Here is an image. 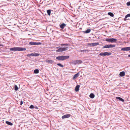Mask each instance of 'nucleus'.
I'll return each instance as SVG.
<instances>
[{
	"mask_svg": "<svg viewBox=\"0 0 130 130\" xmlns=\"http://www.w3.org/2000/svg\"><path fill=\"white\" fill-rule=\"evenodd\" d=\"M11 51H24L26 50V48H25L16 47L11 48H10Z\"/></svg>",
	"mask_w": 130,
	"mask_h": 130,
	"instance_id": "f257e3e1",
	"label": "nucleus"
},
{
	"mask_svg": "<svg viewBox=\"0 0 130 130\" xmlns=\"http://www.w3.org/2000/svg\"><path fill=\"white\" fill-rule=\"evenodd\" d=\"M70 57L68 56H59L57 57L56 59L59 60L63 61L66 59H68Z\"/></svg>",
	"mask_w": 130,
	"mask_h": 130,
	"instance_id": "f03ea898",
	"label": "nucleus"
},
{
	"mask_svg": "<svg viewBox=\"0 0 130 130\" xmlns=\"http://www.w3.org/2000/svg\"><path fill=\"white\" fill-rule=\"evenodd\" d=\"M117 40L116 39L114 38H107L105 40V41L111 43H116Z\"/></svg>",
	"mask_w": 130,
	"mask_h": 130,
	"instance_id": "7ed1b4c3",
	"label": "nucleus"
},
{
	"mask_svg": "<svg viewBox=\"0 0 130 130\" xmlns=\"http://www.w3.org/2000/svg\"><path fill=\"white\" fill-rule=\"evenodd\" d=\"M111 53H110L108 52H105L104 53H102L100 54L99 55L101 56H109L111 55Z\"/></svg>",
	"mask_w": 130,
	"mask_h": 130,
	"instance_id": "20e7f679",
	"label": "nucleus"
},
{
	"mask_svg": "<svg viewBox=\"0 0 130 130\" xmlns=\"http://www.w3.org/2000/svg\"><path fill=\"white\" fill-rule=\"evenodd\" d=\"M59 48L56 51L57 52H60L66 51V49L63 48L62 46L56 47L57 48Z\"/></svg>",
	"mask_w": 130,
	"mask_h": 130,
	"instance_id": "39448f33",
	"label": "nucleus"
},
{
	"mask_svg": "<svg viewBox=\"0 0 130 130\" xmlns=\"http://www.w3.org/2000/svg\"><path fill=\"white\" fill-rule=\"evenodd\" d=\"M41 43L36 42H29V44L31 45H40L41 44Z\"/></svg>",
	"mask_w": 130,
	"mask_h": 130,
	"instance_id": "423d86ee",
	"label": "nucleus"
},
{
	"mask_svg": "<svg viewBox=\"0 0 130 130\" xmlns=\"http://www.w3.org/2000/svg\"><path fill=\"white\" fill-rule=\"evenodd\" d=\"M121 50L125 51H130V47H126L122 48Z\"/></svg>",
	"mask_w": 130,
	"mask_h": 130,
	"instance_id": "0eeeda50",
	"label": "nucleus"
},
{
	"mask_svg": "<svg viewBox=\"0 0 130 130\" xmlns=\"http://www.w3.org/2000/svg\"><path fill=\"white\" fill-rule=\"evenodd\" d=\"M82 62V61L80 60H76L74 61V63L75 64H81Z\"/></svg>",
	"mask_w": 130,
	"mask_h": 130,
	"instance_id": "6e6552de",
	"label": "nucleus"
},
{
	"mask_svg": "<svg viewBox=\"0 0 130 130\" xmlns=\"http://www.w3.org/2000/svg\"><path fill=\"white\" fill-rule=\"evenodd\" d=\"M71 116V115L70 114L65 115L63 116L62 117V119L68 118L70 117Z\"/></svg>",
	"mask_w": 130,
	"mask_h": 130,
	"instance_id": "1a4fd4ad",
	"label": "nucleus"
},
{
	"mask_svg": "<svg viewBox=\"0 0 130 130\" xmlns=\"http://www.w3.org/2000/svg\"><path fill=\"white\" fill-rule=\"evenodd\" d=\"M79 72H78L76 74H75L73 77V79H74L78 77L79 76Z\"/></svg>",
	"mask_w": 130,
	"mask_h": 130,
	"instance_id": "9d476101",
	"label": "nucleus"
},
{
	"mask_svg": "<svg viewBox=\"0 0 130 130\" xmlns=\"http://www.w3.org/2000/svg\"><path fill=\"white\" fill-rule=\"evenodd\" d=\"M116 99L117 100H118L119 101H121L122 102H124V100L122 98H120L119 97H116Z\"/></svg>",
	"mask_w": 130,
	"mask_h": 130,
	"instance_id": "9b49d317",
	"label": "nucleus"
},
{
	"mask_svg": "<svg viewBox=\"0 0 130 130\" xmlns=\"http://www.w3.org/2000/svg\"><path fill=\"white\" fill-rule=\"evenodd\" d=\"M66 26V25L65 24L63 23L60 25V27L61 28L63 29Z\"/></svg>",
	"mask_w": 130,
	"mask_h": 130,
	"instance_id": "f8f14e48",
	"label": "nucleus"
},
{
	"mask_svg": "<svg viewBox=\"0 0 130 130\" xmlns=\"http://www.w3.org/2000/svg\"><path fill=\"white\" fill-rule=\"evenodd\" d=\"M80 87V85H77L75 87V90L76 92L78 91L79 90V88Z\"/></svg>",
	"mask_w": 130,
	"mask_h": 130,
	"instance_id": "ddd939ff",
	"label": "nucleus"
},
{
	"mask_svg": "<svg viewBox=\"0 0 130 130\" xmlns=\"http://www.w3.org/2000/svg\"><path fill=\"white\" fill-rule=\"evenodd\" d=\"M46 61L47 62H48L49 63L52 64L54 62V61H53L51 60H46Z\"/></svg>",
	"mask_w": 130,
	"mask_h": 130,
	"instance_id": "4468645a",
	"label": "nucleus"
},
{
	"mask_svg": "<svg viewBox=\"0 0 130 130\" xmlns=\"http://www.w3.org/2000/svg\"><path fill=\"white\" fill-rule=\"evenodd\" d=\"M125 75V73L124 71H122L120 72L119 75L120 76L123 77Z\"/></svg>",
	"mask_w": 130,
	"mask_h": 130,
	"instance_id": "2eb2a0df",
	"label": "nucleus"
},
{
	"mask_svg": "<svg viewBox=\"0 0 130 130\" xmlns=\"http://www.w3.org/2000/svg\"><path fill=\"white\" fill-rule=\"evenodd\" d=\"M91 31V30L90 29H88L86 30L83 31V32L85 33H89Z\"/></svg>",
	"mask_w": 130,
	"mask_h": 130,
	"instance_id": "dca6fc26",
	"label": "nucleus"
},
{
	"mask_svg": "<svg viewBox=\"0 0 130 130\" xmlns=\"http://www.w3.org/2000/svg\"><path fill=\"white\" fill-rule=\"evenodd\" d=\"M129 17H130V13L128 14L125 16V18L124 19V21H126V20H127L126 18Z\"/></svg>",
	"mask_w": 130,
	"mask_h": 130,
	"instance_id": "f3484780",
	"label": "nucleus"
},
{
	"mask_svg": "<svg viewBox=\"0 0 130 130\" xmlns=\"http://www.w3.org/2000/svg\"><path fill=\"white\" fill-rule=\"evenodd\" d=\"M89 96L91 98L93 99L94 98L95 95L93 93H91L90 94Z\"/></svg>",
	"mask_w": 130,
	"mask_h": 130,
	"instance_id": "a211bd4d",
	"label": "nucleus"
},
{
	"mask_svg": "<svg viewBox=\"0 0 130 130\" xmlns=\"http://www.w3.org/2000/svg\"><path fill=\"white\" fill-rule=\"evenodd\" d=\"M108 14L111 17H113L114 16V14L112 12H109L108 13Z\"/></svg>",
	"mask_w": 130,
	"mask_h": 130,
	"instance_id": "6ab92c4d",
	"label": "nucleus"
},
{
	"mask_svg": "<svg viewBox=\"0 0 130 130\" xmlns=\"http://www.w3.org/2000/svg\"><path fill=\"white\" fill-rule=\"evenodd\" d=\"M34 73L35 74H37L39 73V71L38 69H35L34 71Z\"/></svg>",
	"mask_w": 130,
	"mask_h": 130,
	"instance_id": "aec40b11",
	"label": "nucleus"
},
{
	"mask_svg": "<svg viewBox=\"0 0 130 130\" xmlns=\"http://www.w3.org/2000/svg\"><path fill=\"white\" fill-rule=\"evenodd\" d=\"M109 45V48H113L115 47L116 46V45L114 44H110Z\"/></svg>",
	"mask_w": 130,
	"mask_h": 130,
	"instance_id": "412c9836",
	"label": "nucleus"
},
{
	"mask_svg": "<svg viewBox=\"0 0 130 130\" xmlns=\"http://www.w3.org/2000/svg\"><path fill=\"white\" fill-rule=\"evenodd\" d=\"M98 45H99V43L98 42L93 43H92V46H96Z\"/></svg>",
	"mask_w": 130,
	"mask_h": 130,
	"instance_id": "4be33fe9",
	"label": "nucleus"
},
{
	"mask_svg": "<svg viewBox=\"0 0 130 130\" xmlns=\"http://www.w3.org/2000/svg\"><path fill=\"white\" fill-rule=\"evenodd\" d=\"M47 13L49 15H50L51 14V10H47Z\"/></svg>",
	"mask_w": 130,
	"mask_h": 130,
	"instance_id": "5701e85b",
	"label": "nucleus"
},
{
	"mask_svg": "<svg viewBox=\"0 0 130 130\" xmlns=\"http://www.w3.org/2000/svg\"><path fill=\"white\" fill-rule=\"evenodd\" d=\"M61 46H69L70 45V44H67V43H65V44H62L61 45Z\"/></svg>",
	"mask_w": 130,
	"mask_h": 130,
	"instance_id": "b1692460",
	"label": "nucleus"
},
{
	"mask_svg": "<svg viewBox=\"0 0 130 130\" xmlns=\"http://www.w3.org/2000/svg\"><path fill=\"white\" fill-rule=\"evenodd\" d=\"M34 53L30 54L27 55V56L28 57L33 56H34Z\"/></svg>",
	"mask_w": 130,
	"mask_h": 130,
	"instance_id": "393cba45",
	"label": "nucleus"
},
{
	"mask_svg": "<svg viewBox=\"0 0 130 130\" xmlns=\"http://www.w3.org/2000/svg\"><path fill=\"white\" fill-rule=\"evenodd\" d=\"M14 90L15 91H17L18 89V87L16 85H15L14 86Z\"/></svg>",
	"mask_w": 130,
	"mask_h": 130,
	"instance_id": "a878e982",
	"label": "nucleus"
},
{
	"mask_svg": "<svg viewBox=\"0 0 130 130\" xmlns=\"http://www.w3.org/2000/svg\"><path fill=\"white\" fill-rule=\"evenodd\" d=\"M34 56H38L40 54L38 53H34Z\"/></svg>",
	"mask_w": 130,
	"mask_h": 130,
	"instance_id": "bb28decb",
	"label": "nucleus"
},
{
	"mask_svg": "<svg viewBox=\"0 0 130 130\" xmlns=\"http://www.w3.org/2000/svg\"><path fill=\"white\" fill-rule=\"evenodd\" d=\"M103 48H109V44L104 46H103Z\"/></svg>",
	"mask_w": 130,
	"mask_h": 130,
	"instance_id": "cd10ccee",
	"label": "nucleus"
},
{
	"mask_svg": "<svg viewBox=\"0 0 130 130\" xmlns=\"http://www.w3.org/2000/svg\"><path fill=\"white\" fill-rule=\"evenodd\" d=\"M57 65L62 67H64V66L63 65H62L60 63H58L57 64Z\"/></svg>",
	"mask_w": 130,
	"mask_h": 130,
	"instance_id": "c85d7f7f",
	"label": "nucleus"
},
{
	"mask_svg": "<svg viewBox=\"0 0 130 130\" xmlns=\"http://www.w3.org/2000/svg\"><path fill=\"white\" fill-rule=\"evenodd\" d=\"M29 108L31 109L34 108V106L33 105H31L30 106Z\"/></svg>",
	"mask_w": 130,
	"mask_h": 130,
	"instance_id": "c756f323",
	"label": "nucleus"
},
{
	"mask_svg": "<svg viewBox=\"0 0 130 130\" xmlns=\"http://www.w3.org/2000/svg\"><path fill=\"white\" fill-rule=\"evenodd\" d=\"M88 50H82L80 51V52H88Z\"/></svg>",
	"mask_w": 130,
	"mask_h": 130,
	"instance_id": "7c9ffc66",
	"label": "nucleus"
},
{
	"mask_svg": "<svg viewBox=\"0 0 130 130\" xmlns=\"http://www.w3.org/2000/svg\"><path fill=\"white\" fill-rule=\"evenodd\" d=\"M127 5L128 6H130V2H128L127 3Z\"/></svg>",
	"mask_w": 130,
	"mask_h": 130,
	"instance_id": "2f4dec72",
	"label": "nucleus"
},
{
	"mask_svg": "<svg viewBox=\"0 0 130 130\" xmlns=\"http://www.w3.org/2000/svg\"><path fill=\"white\" fill-rule=\"evenodd\" d=\"M13 123L10 122H9V125L12 126L13 125Z\"/></svg>",
	"mask_w": 130,
	"mask_h": 130,
	"instance_id": "473e14b6",
	"label": "nucleus"
},
{
	"mask_svg": "<svg viewBox=\"0 0 130 130\" xmlns=\"http://www.w3.org/2000/svg\"><path fill=\"white\" fill-rule=\"evenodd\" d=\"M87 45L88 46H91L92 45V43H88V44Z\"/></svg>",
	"mask_w": 130,
	"mask_h": 130,
	"instance_id": "72a5a7b5",
	"label": "nucleus"
},
{
	"mask_svg": "<svg viewBox=\"0 0 130 130\" xmlns=\"http://www.w3.org/2000/svg\"><path fill=\"white\" fill-rule=\"evenodd\" d=\"M63 48H65L66 49V51L67 50V48H68V47H62Z\"/></svg>",
	"mask_w": 130,
	"mask_h": 130,
	"instance_id": "f704fd0d",
	"label": "nucleus"
},
{
	"mask_svg": "<svg viewBox=\"0 0 130 130\" xmlns=\"http://www.w3.org/2000/svg\"><path fill=\"white\" fill-rule=\"evenodd\" d=\"M23 101L22 100H21L20 102V105H22L23 104Z\"/></svg>",
	"mask_w": 130,
	"mask_h": 130,
	"instance_id": "c9c22d12",
	"label": "nucleus"
},
{
	"mask_svg": "<svg viewBox=\"0 0 130 130\" xmlns=\"http://www.w3.org/2000/svg\"><path fill=\"white\" fill-rule=\"evenodd\" d=\"M14 12L13 11V12H11V13H10V14H11V16H12V15H13V14H14Z\"/></svg>",
	"mask_w": 130,
	"mask_h": 130,
	"instance_id": "e433bc0d",
	"label": "nucleus"
},
{
	"mask_svg": "<svg viewBox=\"0 0 130 130\" xmlns=\"http://www.w3.org/2000/svg\"><path fill=\"white\" fill-rule=\"evenodd\" d=\"M0 46L1 47H2L3 46V45L2 44H0Z\"/></svg>",
	"mask_w": 130,
	"mask_h": 130,
	"instance_id": "4c0bfd02",
	"label": "nucleus"
},
{
	"mask_svg": "<svg viewBox=\"0 0 130 130\" xmlns=\"http://www.w3.org/2000/svg\"><path fill=\"white\" fill-rule=\"evenodd\" d=\"M34 108H35L36 109H38V108L37 106L34 107Z\"/></svg>",
	"mask_w": 130,
	"mask_h": 130,
	"instance_id": "58836bf2",
	"label": "nucleus"
},
{
	"mask_svg": "<svg viewBox=\"0 0 130 130\" xmlns=\"http://www.w3.org/2000/svg\"><path fill=\"white\" fill-rule=\"evenodd\" d=\"M6 123L7 124H8V121H6Z\"/></svg>",
	"mask_w": 130,
	"mask_h": 130,
	"instance_id": "ea45409f",
	"label": "nucleus"
},
{
	"mask_svg": "<svg viewBox=\"0 0 130 130\" xmlns=\"http://www.w3.org/2000/svg\"><path fill=\"white\" fill-rule=\"evenodd\" d=\"M128 57H130V54L128 55Z\"/></svg>",
	"mask_w": 130,
	"mask_h": 130,
	"instance_id": "a19ab883",
	"label": "nucleus"
},
{
	"mask_svg": "<svg viewBox=\"0 0 130 130\" xmlns=\"http://www.w3.org/2000/svg\"><path fill=\"white\" fill-rule=\"evenodd\" d=\"M11 11L10 10L9 12V13H11Z\"/></svg>",
	"mask_w": 130,
	"mask_h": 130,
	"instance_id": "79ce46f5",
	"label": "nucleus"
},
{
	"mask_svg": "<svg viewBox=\"0 0 130 130\" xmlns=\"http://www.w3.org/2000/svg\"><path fill=\"white\" fill-rule=\"evenodd\" d=\"M8 1H9V2H10V0H8Z\"/></svg>",
	"mask_w": 130,
	"mask_h": 130,
	"instance_id": "37998d69",
	"label": "nucleus"
},
{
	"mask_svg": "<svg viewBox=\"0 0 130 130\" xmlns=\"http://www.w3.org/2000/svg\"><path fill=\"white\" fill-rule=\"evenodd\" d=\"M1 64H0V66H1Z\"/></svg>",
	"mask_w": 130,
	"mask_h": 130,
	"instance_id": "c03bdc74",
	"label": "nucleus"
}]
</instances>
